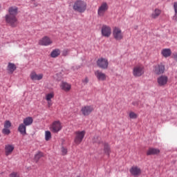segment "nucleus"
<instances>
[{"label": "nucleus", "mask_w": 177, "mask_h": 177, "mask_svg": "<svg viewBox=\"0 0 177 177\" xmlns=\"http://www.w3.org/2000/svg\"><path fill=\"white\" fill-rule=\"evenodd\" d=\"M19 14V8L11 6L8 8V14L6 15L5 19L7 24L11 27H17L18 20L17 15Z\"/></svg>", "instance_id": "obj_1"}, {"label": "nucleus", "mask_w": 177, "mask_h": 177, "mask_svg": "<svg viewBox=\"0 0 177 177\" xmlns=\"http://www.w3.org/2000/svg\"><path fill=\"white\" fill-rule=\"evenodd\" d=\"M74 10L76 12H80V13H83L86 10V3L83 1L78 0L73 5Z\"/></svg>", "instance_id": "obj_2"}, {"label": "nucleus", "mask_w": 177, "mask_h": 177, "mask_svg": "<svg viewBox=\"0 0 177 177\" xmlns=\"http://www.w3.org/2000/svg\"><path fill=\"white\" fill-rule=\"evenodd\" d=\"M165 71V66L163 63H160L153 66V73L156 75H162Z\"/></svg>", "instance_id": "obj_3"}, {"label": "nucleus", "mask_w": 177, "mask_h": 177, "mask_svg": "<svg viewBox=\"0 0 177 177\" xmlns=\"http://www.w3.org/2000/svg\"><path fill=\"white\" fill-rule=\"evenodd\" d=\"M113 37L116 41H121L124 38L122 30L118 27H114L113 29Z\"/></svg>", "instance_id": "obj_4"}, {"label": "nucleus", "mask_w": 177, "mask_h": 177, "mask_svg": "<svg viewBox=\"0 0 177 177\" xmlns=\"http://www.w3.org/2000/svg\"><path fill=\"white\" fill-rule=\"evenodd\" d=\"M85 131H77L75 132L74 142L75 145H80L82 140H84V138H85Z\"/></svg>", "instance_id": "obj_5"}, {"label": "nucleus", "mask_w": 177, "mask_h": 177, "mask_svg": "<svg viewBox=\"0 0 177 177\" xmlns=\"http://www.w3.org/2000/svg\"><path fill=\"white\" fill-rule=\"evenodd\" d=\"M145 68L142 65H137L133 67V75L135 77H140L144 75Z\"/></svg>", "instance_id": "obj_6"}, {"label": "nucleus", "mask_w": 177, "mask_h": 177, "mask_svg": "<svg viewBox=\"0 0 177 177\" xmlns=\"http://www.w3.org/2000/svg\"><path fill=\"white\" fill-rule=\"evenodd\" d=\"M63 129V126L62 125V122L59 120L54 121L50 127V131L53 132V133H57L60 132V130Z\"/></svg>", "instance_id": "obj_7"}, {"label": "nucleus", "mask_w": 177, "mask_h": 177, "mask_svg": "<svg viewBox=\"0 0 177 177\" xmlns=\"http://www.w3.org/2000/svg\"><path fill=\"white\" fill-rule=\"evenodd\" d=\"M53 44V40L48 36H44L38 41V44L41 46H49Z\"/></svg>", "instance_id": "obj_8"}, {"label": "nucleus", "mask_w": 177, "mask_h": 177, "mask_svg": "<svg viewBox=\"0 0 177 177\" xmlns=\"http://www.w3.org/2000/svg\"><path fill=\"white\" fill-rule=\"evenodd\" d=\"M109 10V4L106 2H103L101 3L100 6L98 8L97 15L100 17H103L106 12Z\"/></svg>", "instance_id": "obj_9"}, {"label": "nucleus", "mask_w": 177, "mask_h": 177, "mask_svg": "<svg viewBox=\"0 0 177 177\" xmlns=\"http://www.w3.org/2000/svg\"><path fill=\"white\" fill-rule=\"evenodd\" d=\"M169 78L165 75H161L157 78V84L159 87H165L168 82Z\"/></svg>", "instance_id": "obj_10"}, {"label": "nucleus", "mask_w": 177, "mask_h": 177, "mask_svg": "<svg viewBox=\"0 0 177 177\" xmlns=\"http://www.w3.org/2000/svg\"><path fill=\"white\" fill-rule=\"evenodd\" d=\"M97 65L100 68L106 70L109 68V60L105 58H100L97 61Z\"/></svg>", "instance_id": "obj_11"}, {"label": "nucleus", "mask_w": 177, "mask_h": 177, "mask_svg": "<svg viewBox=\"0 0 177 177\" xmlns=\"http://www.w3.org/2000/svg\"><path fill=\"white\" fill-rule=\"evenodd\" d=\"M101 32L103 37L109 38L111 36V28L109 26L104 25L102 27Z\"/></svg>", "instance_id": "obj_12"}, {"label": "nucleus", "mask_w": 177, "mask_h": 177, "mask_svg": "<svg viewBox=\"0 0 177 177\" xmlns=\"http://www.w3.org/2000/svg\"><path fill=\"white\" fill-rule=\"evenodd\" d=\"M141 173V169L136 165L132 166L130 169V174L134 177H138Z\"/></svg>", "instance_id": "obj_13"}, {"label": "nucleus", "mask_w": 177, "mask_h": 177, "mask_svg": "<svg viewBox=\"0 0 177 177\" xmlns=\"http://www.w3.org/2000/svg\"><path fill=\"white\" fill-rule=\"evenodd\" d=\"M95 75L98 81L104 82L106 80H107V75L106 73L99 70L95 72Z\"/></svg>", "instance_id": "obj_14"}, {"label": "nucleus", "mask_w": 177, "mask_h": 177, "mask_svg": "<svg viewBox=\"0 0 177 177\" xmlns=\"http://www.w3.org/2000/svg\"><path fill=\"white\" fill-rule=\"evenodd\" d=\"M30 77L32 81H41L44 78V74H37V72L33 71L30 73Z\"/></svg>", "instance_id": "obj_15"}, {"label": "nucleus", "mask_w": 177, "mask_h": 177, "mask_svg": "<svg viewBox=\"0 0 177 177\" xmlns=\"http://www.w3.org/2000/svg\"><path fill=\"white\" fill-rule=\"evenodd\" d=\"M99 144H102L104 146V152L108 156H110V153H111V150L110 149V145L109 143L106 142H99Z\"/></svg>", "instance_id": "obj_16"}, {"label": "nucleus", "mask_w": 177, "mask_h": 177, "mask_svg": "<svg viewBox=\"0 0 177 177\" xmlns=\"http://www.w3.org/2000/svg\"><path fill=\"white\" fill-rule=\"evenodd\" d=\"M60 88L62 89V91H64V92H70L71 90V84L66 82H62L60 85Z\"/></svg>", "instance_id": "obj_17"}, {"label": "nucleus", "mask_w": 177, "mask_h": 177, "mask_svg": "<svg viewBox=\"0 0 177 177\" xmlns=\"http://www.w3.org/2000/svg\"><path fill=\"white\" fill-rule=\"evenodd\" d=\"M15 150V146L12 145H6L5 146V153L6 156H10L13 151Z\"/></svg>", "instance_id": "obj_18"}, {"label": "nucleus", "mask_w": 177, "mask_h": 177, "mask_svg": "<svg viewBox=\"0 0 177 177\" xmlns=\"http://www.w3.org/2000/svg\"><path fill=\"white\" fill-rule=\"evenodd\" d=\"M160 152L159 149L150 147L147 151V156L158 155Z\"/></svg>", "instance_id": "obj_19"}, {"label": "nucleus", "mask_w": 177, "mask_h": 177, "mask_svg": "<svg viewBox=\"0 0 177 177\" xmlns=\"http://www.w3.org/2000/svg\"><path fill=\"white\" fill-rule=\"evenodd\" d=\"M16 68H17V67H16V64L9 62L7 66V71L8 73V74H13V73H15Z\"/></svg>", "instance_id": "obj_20"}, {"label": "nucleus", "mask_w": 177, "mask_h": 177, "mask_svg": "<svg viewBox=\"0 0 177 177\" xmlns=\"http://www.w3.org/2000/svg\"><path fill=\"white\" fill-rule=\"evenodd\" d=\"M161 14V10L158 8H156L153 12L151 14L150 17L151 19H158V17L160 16V15Z\"/></svg>", "instance_id": "obj_21"}, {"label": "nucleus", "mask_w": 177, "mask_h": 177, "mask_svg": "<svg viewBox=\"0 0 177 177\" xmlns=\"http://www.w3.org/2000/svg\"><path fill=\"white\" fill-rule=\"evenodd\" d=\"M161 55L165 58L169 57L171 55V50L170 48H164L162 50Z\"/></svg>", "instance_id": "obj_22"}, {"label": "nucleus", "mask_w": 177, "mask_h": 177, "mask_svg": "<svg viewBox=\"0 0 177 177\" xmlns=\"http://www.w3.org/2000/svg\"><path fill=\"white\" fill-rule=\"evenodd\" d=\"M26 126L24 124V123H21L19 124L18 127V131L19 133H21V135H27V131H26Z\"/></svg>", "instance_id": "obj_23"}, {"label": "nucleus", "mask_w": 177, "mask_h": 177, "mask_svg": "<svg viewBox=\"0 0 177 177\" xmlns=\"http://www.w3.org/2000/svg\"><path fill=\"white\" fill-rule=\"evenodd\" d=\"M34 120L31 117H28L24 119V125L26 127H29V125H31L33 122Z\"/></svg>", "instance_id": "obj_24"}, {"label": "nucleus", "mask_w": 177, "mask_h": 177, "mask_svg": "<svg viewBox=\"0 0 177 177\" xmlns=\"http://www.w3.org/2000/svg\"><path fill=\"white\" fill-rule=\"evenodd\" d=\"M60 53H61L60 49L56 48L51 52L50 56L51 57H53V58L57 57L58 56H60Z\"/></svg>", "instance_id": "obj_25"}, {"label": "nucleus", "mask_w": 177, "mask_h": 177, "mask_svg": "<svg viewBox=\"0 0 177 177\" xmlns=\"http://www.w3.org/2000/svg\"><path fill=\"white\" fill-rule=\"evenodd\" d=\"M82 113L83 115H89V106H84L81 109Z\"/></svg>", "instance_id": "obj_26"}, {"label": "nucleus", "mask_w": 177, "mask_h": 177, "mask_svg": "<svg viewBox=\"0 0 177 177\" xmlns=\"http://www.w3.org/2000/svg\"><path fill=\"white\" fill-rule=\"evenodd\" d=\"M44 157V153L41 151H38L35 155V161L36 162H38L39 161L40 158H42Z\"/></svg>", "instance_id": "obj_27"}, {"label": "nucleus", "mask_w": 177, "mask_h": 177, "mask_svg": "<svg viewBox=\"0 0 177 177\" xmlns=\"http://www.w3.org/2000/svg\"><path fill=\"white\" fill-rule=\"evenodd\" d=\"M55 97V93H50L46 95V100L47 102L52 101V99Z\"/></svg>", "instance_id": "obj_28"}, {"label": "nucleus", "mask_w": 177, "mask_h": 177, "mask_svg": "<svg viewBox=\"0 0 177 177\" xmlns=\"http://www.w3.org/2000/svg\"><path fill=\"white\" fill-rule=\"evenodd\" d=\"M50 139H52V133L50 131H46L45 132V140L48 142V140H50Z\"/></svg>", "instance_id": "obj_29"}, {"label": "nucleus", "mask_w": 177, "mask_h": 177, "mask_svg": "<svg viewBox=\"0 0 177 177\" xmlns=\"http://www.w3.org/2000/svg\"><path fill=\"white\" fill-rule=\"evenodd\" d=\"M129 118L132 120L137 119L138 115L133 111H131L129 114Z\"/></svg>", "instance_id": "obj_30"}, {"label": "nucleus", "mask_w": 177, "mask_h": 177, "mask_svg": "<svg viewBox=\"0 0 177 177\" xmlns=\"http://www.w3.org/2000/svg\"><path fill=\"white\" fill-rule=\"evenodd\" d=\"M12 127V123L9 120H6L4 122V128L9 129Z\"/></svg>", "instance_id": "obj_31"}, {"label": "nucleus", "mask_w": 177, "mask_h": 177, "mask_svg": "<svg viewBox=\"0 0 177 177\" xmlns=\"http://www.w3.org/2000/svg\"><path fill=\"white\" fill-rule=\"evenodd\" d=\"M70 53V49L66 48L62 51V56H67Z\"/></svg>", "instance_id": "obj_32"}, {"label": "nucleus", "mask_w": 177, "mask_h": 177, "mask_svg": "<svg viewBox=\"0 0 177 177\" xmlns=\"http://www.w3.org/2000/svg\"><path fill=\"white\" fill-rule=\"evenodd\" d=\"M3 133H4V135H9V133H10V130L8 128H5L2 130Z\"/></svg>", "instance_id": "obj_33"}, {"label": "nucleus", "mask_w": 177, "mask_h": 177, "mask_svg": "<svg viewBox=\"0 0 177 177\" xmlns=\"http://www.w3.org/2000/svg\"><path fill=\"white\" fill-rule=\"evenodd\" d=\"M61 151H62V156H66V154H67V149L64 147H62Z\"/></svg>", "instance_id": "obj_34"}, {"label": "nucleus", "mask_w": 177, "mask_h": 177, "mask_svg": "<svg viewBox=\"0 0 177 177\" xmlns=\"http://www.w3.org/2000/svg\"><path fill=\"white\" fill-rule=\"evenodd\" d=\"M174 9L175 15H177V1L174 3Z\"/></svg>", "instance_id": "obj_35"}, {"label": "nucleus", "mask_w": 177, "mask_h": 177, "mask_svg": "<svg viewBox=\"0 0 177 177\" xmlns=\"http://www.w3.org/2000/svg\"><path fill=\"white\" fill-rule=\"evenodd\" d=\"M10 177H20V176L17 173L13 172L10 175Z\"/></svg>", "instance_id": "obj_36"}, {"label": "nucleus", "mask_w": 177, "mask_h": 177, "mask_svg": "<svg viewBox=\"0 0 177 177\" xmlns=\"http://www.w3.org/2000/svg\"><path fill=\"white\" fill-rule=\"evenodd\" d=\"M173 58L177 62V53H173Z\"/></svg>", "instance_id": "obj_37"}, {"label": "nucleus", "mask_w": 177, "mask_h": 177, "mask_svg": "<svg viewBox=\"0 0 177 177\" xmlns=\"http://www.w3.org/2000/svg\"><path fill=\"white\" fill-rule=\"evenodd\" d=\"M89 81V79L88 77H86L84 80H83V84H88Z\"/></svg>", "instance_id": "obj_38"}, {"label": "nucleus", "mask_w": 177, "mask_h": 177, "mask_svg": "<svg viewBox=\"0 0 177 177\" xmlns=\"http://www.w3.org/2000/svg\"><path fill=\"white\" fill-rule=\"evenodd\" d=\"M48 107H50L53 104L52 101H47Z\"/></svg>", "instance_id": "obj_39"}, {"label": "nucleus", "mask_w": 177, "mask_h": 177, "mask_svg": "<svg viewBox=\"0 0 177 177\" xmlns=\"http://www.w3.org/2000/svg\"><path fill=\"white\" fill-rule=\"evenodd\" d=\"M175 20L177 21V14H175Z\"/></svg>", "instance_id": "obj_40"}, {"label": "nucleus", "mask_w": 177, "mask_h": 177, "mask_svg": "<svg viewBox=\"0 0 177 177\" xmlns=\"http://www.w3.org/2000/svg\"><path fill=\"white\" fill-rule=\"evenodd\" d=\"M92 111H93V108H91V109L90 108V112Z\"/></svg>", "instance_id": "obj_41"}, {"label": "nucleus", "mask_w": 177, "mask_h": 177, "mask_svg": "<svg viewBox=\"0 0 177 177\" xmlns=\"http://www.w3.org/2000/svg\"><path fill=\"white\" fill-rule=\"evenodd\" d=\"M94 142H97V140H94Z\"/></svg>", "instance_id": "obj_42"}]
</instances>
